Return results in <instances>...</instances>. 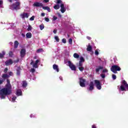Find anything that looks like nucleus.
<instances>
[{
	"mask_svg": "<svg viewBox=\"0 0 128 128\" xmlns=\"http://www.w3.org/2000/svg\"><path fill=\"white\" fill-rule=\"evenodd\" d=\"M6 82V87L0 90V98L1 100H4L6 96L12 94V85H10V80L7 79Z\"/></svg>",
	"mask_w": 128,
	"mask_h": 128,
	"instance_id": "obj_1",
	"label": "nucleus"
},
{
	"mask_svg": "<svg viewBox=\"0 0 128 128\" xmlns=\"http://www.w3.org/2000/svg\"><path fill=\"white\" fill-rule=\"evenodd\" d=\"M118 88L119 92H128V84L124 80H122L120 86H118Z\"/></svg>",
	"mask_w": 128,
	"mask_h": 128,
	"instance_id": "obj_2",
	"label": "nucleus"
},
{
	"mask_svg": "<svg viewBox=\"0 0 128 128\" xmlns=\"http://www.w3.org/2000/svg\"><path fill=\"white\" fill-rule=\"evenodd\" d=\"M54 2H56V4H60V10L62 14H64V12H66V8L64 6V4L62 1L61 0H56V1H54Z\"/></svg>",
	"mask_w": 128,
	"mask_h": 128,
	"instance_id": "obj_3",
	"label": "nucleus"
},
{
	"mask_svg": "<svg viewBox=\"0 0 128 128\" xmlns=\"http://www.w3.org/2000/svg\"><path fill=\"white\" fill-rule=\"evenodd\" d=\"M120 67L118 65H113L110 68L111 72H114V74H118V72H120Z\"/></svg>",
	"mask_w": 128,
	"mask_h": 128,
	"instance_id": "obj_4",
	"label": "nucleus"
},
{
	"mask_svg": "<svg viewBox=\"0 0 128 128\" xmlns=\"http://www.w3.org/2000/svg\"><path fill=\"white\" fill-rule=\"evenodd\" d=\"M20 2H16L10 6V10H20Z\"/></svg>",
	"mask_w": 128,
	"mask_h": 128,
	"instance_id": "obj_5",
	"label": "nucleus"
},
{
	"mask_svg": "<svg viewBox=\"0 0 128 128\" xmlns=\"http://www.w3.org/2000/svg\"><path fill=\"white\" fill-rule=\"evenodd\" d=\"M108 70L104 68V69L102 70V74H100V76L102 78H106V76H108Z\"/></svg>",
	"mask_w": 128,
	"mask_h": 128,
	"instance_id": "obj_6",
	"label": "nucleus"
},
{
	"mask_svg": "<svg viewBox=\"0 0 128 128\" xmlns=\"http://www.w3.org/2000/svg\"><path fill=\"white\" fill-rule=\"evenodd\" d=\"M40 60H37L36 62H34V60H32L30 62V64L32 66V67L34 68H38V62H40Z\"/></svg>",
	"mask_w": 128,
	"mask_h": 128,
	"instance_id": "obj_7",
	"label": "nucleus"
},
{
	"mask_svg": "<svg viewBox=\"0 0 128 128\" xmlns=\"http://www.w3.org/2000/svg\"><path fill=\"white\" fill-rule=\"evenodd\" d=\"M68 66L72 70H76V66H74V64L72 62L68 61Z\"/></svg>",
	"mask_w": 128,
	"mask_h": 128,
	"instance_id": "obj_8",
	"label": "nucleus"
},
{
	"mask_svg": "<svg viewBox=\"0 0 128 128\" xmlns=\"http://www.w3.org/2000/svg\"><path fill=\"white\" fill-rule=\"evenodd\" d=\"M80 84L82 88H84L86 86V79L80 78Z\"/></svg>",
	"mask_w": 128,
	"mask_h": 128,
	"instance_id": "obj_9",
	"label": "nucleus"
},
{
	"mask_svg": "<svg viewBox=\"0 0 128 128\" xmlns=\"http://www.w3.org/2000/svg\"><path fill=\"white\" fill-rule=\"evenodd\" d=\"M95 86L98 90H102V84L98 80H94Z\"/></svg>",
	"mask_w": 128,
	"mask_h": 128,
	"instance_id": "obj_10",
	"label": "nucleus"
},
{
	"mask_svg": "<svg viewBox=\"0 0 128 128\" xmlns=\"http://www.w3.org/2000/svg\"><path fill=\"white\" fill-rule=\"evenodd\" d=\"M26 49L22 48L20 51V56L21 58H24L26 56Z\"/></svg>",
	"mask_w": 128,
	"mask_h": 128,
	"instance_id": "obj_11",
	"label": "nucleus"
},
{
	"mask_svg": "<svg viewBox=\"0 0 128 128\" xmlns=\"http://www.w3.org/2000/svg\"><path fill=\"white\" fill-rule=\"evenodd\" d=\"M21 18H28L30 16V14L28 12H25V13H23L22 14H21Z\"/></svg>",
	"mask_w": 128,
	"mask_h": 128,
	"instance_id": "obj_12",
	"label": "nucleus"
},
{
	"mask_svg": "<svg viewBox=\"0 0 128 128\" xmlns=\"http://www.w3.org/2000/svg\"><path fill=\"white\" fill-rule=\"evenodd\" d=\"M34 6H36V7H39V6H44V4L42 3H40L39 2H35L33 4Z\"/></svg>",
	"mask_w": 128,
	"mask_h": 128,
	"instance_id": "obj_13",
	"label": "nucleus"
},
{
	"mask_svg": "<svg viewBox=\"0 0 128 128\" xmlns=\"http://www.w3.org/2000/svg\"><path fill=\"white\" fill-rule=\"evenodd\" d=\"M94 82H90L89 87L88 88V90H94Z\"/></svg>",
	"mask_w": 128,
	"mask_h": 128,
	"instance_id": "obj_14",
	"label": "nucleus"
},
{
	"mask_svg": "<svg viewBox=\"0 0 128 128\" xmlns=\"http://www.w3.org/2000/svg\"><path fill=\"white\" fill-rule=\"evenodd\" d=\"M13 62L12 60L10 59L5 62V64L6 66H10V64H12Z\"/></svg>",
	"mask_w": 128,
	"mask_h": 128,
	"instance_id": "obj_15",
	"label": "nucleus"
},
{
	"mask_svg": "<svg viewBox=\"0 0 128 128\" xmlns=\"http://www.w3.org/2000/svg\"><path fill=\"white\" fill-rule=\"evenodd\" d=\"M53 68L54 70H56L57 72H60V69L58 68V66L56 64L53 65Z\"/></svg>",
	"mask_w": 128,
	"mask_h": 128,
	"instance_id": "obj_16",
	"label": "nucleus"
},
{
	"mask_svg": "<svg viewBox=\"0 0 128 128\" xmlns=\"http://www.w3.org/2000/svg\"><path fill=\"white\" fill-rule=\"evenodd\" d=\"M16 75L17 76H20V72L22 71V68H20V67L18 66L16 69Z\"/></svg>",
	"mask_w": 128,
	"mask_h": 128,
	"instance_id": "obj_17",
	"label": "nucleus"
},
{
	"mask_svg": "<svg viewBox=\"0 0 128 128\" xmlns=\"http://www.w3.org/2000/svg\"><path fill=\"white\" fill-rule=\"evenodd\" d=\"M42 8L44 10H48V12H50V8L48 6H42Z\"/></svg>",
	"mask_w": 128,
	"mask_h": 128,
	"instance_id": "obj_18",
	"label": "nucleus"
},
{
	"mask_svg": "<svg viewBox=\"0 0 128 128\" xmlns=\"http://www.w3.org/2000/svg\"><path fill=\"white\" fill-rule=\"evenodd\" d=\"M104 67L102 66H98V67L96 68V72H98L100 70H102Z\"/></svg>",
	"mask_w": 128,
	"mask_h": 128,
	"instance_id": "obj_19",
	"label": "nucleus"
},
{
	"mask_svg": "<svg viewBox=\"0 0 128 128\" xmlns=\"http://www.w3.org/2000/svg\"><path fill=\"white\" fill-rule=\"evenodd\" d=\"M16 94L18 96H22V90H17Z\"/></svg>",
	"mask_w": 128,
	"mask_h": 128,
	"instance_id": "obj_20",
	"label": "nucleus"
},
{
	"mask_svg": "<svg viewBox=\"0 0 128 128\" xmlns=\"http://www.w3.org/2000/svg\"><path fill=\"white\" fill-rule=\"evenodd\" d=\"M32 34L30 32H28L26 34V38H32Z\"/></svg>",
	"mask_w": 128,
	"mask_h": 128,
	"instance_id": "obj_21",
	"label": "nucleus"
},
{
	"mask_svg": "<svg viewBox=\"0 0 128 128\" xmlns=\"http://www.w3.org/2000/svg\"><path fill=\"white\" fill-rule=\"evenodd\" d=\"M4 54H6V52L4 51H2V53H0V58H2L4 56Z\"/></svg>",
	"mask_w": 128,
	"mask_h": 128,
	"instance_id": "obj_22",
	"label": "nucleus"
},
{
	"mask_svg": "<svg viewBox=\"0 0 128 128\" xmlns=\"http://www.w3.org/2000/svg\"><path fill=\"white\" fill-rule=\"evenodd\" d=\"M2 78H10V76L8 74H3L2 76Z\"/></svg>",
	"mask_w": 128,
	"mask_h": 128,
	"instance_id": "obj_23",
	"label": "nucleus"
},
{
	"mask_svg": "<svg viewBox=\"0 0 128 128\" xmlns=\"http://www.w3.org/2000/svg\"><path fill=\"white\" fill-rule=\"evenodd\" d=\"M14 46L15 48H17L18 46V41H15L14 43Z\"/></svg>",
	"mask_w": 128,
	"mask_h": 128,
	"instance_id": "obj_24",
	"label": "nucleus"
},
{
	"mask_svg": "<svg viewBox=\"0 0 128 128\" xmlns=\"http://www.w3.org/2000/svg\"><path fill=\"white\" fill-rule=\"evenodd\" d=\"M22 86L23 88H26V86H28V83H26V81H23Z\"/></svg>",
	"mask_w": 128,
	"mask_h": 128,
	"instance_id": "obj_25",
	"label": "nucleus"
},
{
	"mask_svg": "<svg viewBox=\"0 0 128 128\" xmlns=\"http://www.w3.org/2000/svg\"><path fill=\"white\" fill-rule=\"evenodd\" d=\"M60 4H56L54 8V10H59L60 8Z\"/></svg>",
	"mask_w": 128,
	"mask_h": 128,
	"instance_id": "obj_26",
	"label": "nucleus"
},
{
	"mask_svg": "<svg viewBox=\"0 0 128 128\" xmlns=\"http://www.w3.org/2000/svg\"><path fill=\"white\" fill-rule=\"evenodd\" d=\"M87 50L88 52H92V46H90V44H88L87 48Z\"/></svg>",
	"mask_w": 128,
	"mask_h": 128,
	"instance_id": "obj_27",
	"label": "nucleus"
},
{
	"mask_svg": "<svg viewBox=\"0 0 128 128\" xmlns=\"http://www.w3.org/2000/svg\"><path fill=\"white\" fill-rule=\"evenodd\" d=\"M78 70H80V72H83L84 70V66H78Z\"/></svg>",
	"mask_w": 128,
	"mask_h": 128,
	"instance_id": "obj_28",
	"label": "nucleus"
},
{
	"mask_svg": "<svg viewBox=\"0 0 128 128\" xmlns=\"http://www.w3.org/2000/svg\"><path fill=\"white\" fill-rule=\"evenodd\" d=\"M32 30V26L29 24L28 26V28H27V30L28 32H30V31Z\"/></svg>",
	"mask_w": 128,
	"mask_h": 128,
	"instance_id": "obj_29",
	"label": "nucleus"
},
{
	"mask_svg": "<svg viewBox=\"0 0 128 128\" xmlns=\"http://www.w3.org/2000/svg\"><path fill=\"white\" fill-rule=\"evenodd\" d=\"M74 56L75 58H80V56L76 53L74 54Z\"/></svg>",
	"mask_w": 128,
	"mask_h": 128,
	"instance_id": "obj_30",
	"label": "nucleus"
},
{
	"mask_svg": "<svg viewBox=\"0 0 128 128\" xmlns=\"http://www.w3.org/2000/svg\"><path fill=\"white\" fill-rule=\"evenodd\" d=\"M54 40L57 42H60V38H58V36H54Z\"/></svg>",
	"mask_w": 128,
	"mask_h": 128,
	"instance_id": "obj_31",
	"label": "nucleus"
},
{
	"mask_svg": "<svg viewBox=\"0 0 128 128\" xmlns=\"http://www.w3.org/2000/svg\"><path fill=\"white\" fill-rule=\"evenodd\" d=\"M99 52H100V50L96 49V50H95V54H96V56H98Z\"/></svg>",
	"mask_w": 128,
	"mask_h": 128,
	"instance_id": "obj_32",
	"label": "nucleus"
},
{
	"mask_svg": "<svg viewBox=\"0 0 128 128\" xmlns=\"http://www.w3.org/2000/svg\"><path fill=\"white\" fill-rule=\"evenodd\" d=\"M42 52H44V50H42V48H39L36 50V52H38V54Z\"/></svg>",
	"mask_w": 128,
	"mask_h": 128,
	"instance_id": "obj_33",
	"label": "nucleus"
},
{
	"mask_svg": "<svg viewBox=\"0 0 128 128\" xmlns=\"http://www.w3.org/2000/svg\"><path fill=\"white\" fill-rule=\"evenodd\" d=\"M3 4H4V0H0V8H2Z\"/></svg>",
	"mask_w": 128,
	"mask_h": 128,
	"instance_id": "obj_34",
	"label": "nucleus"
},
{
	"mask_svg": "<svg viewBox=\"0 0 128 128\" xmlns=\"http://www.w3.org/2000/svg\"><path fill=\"white\" fill-rule=\"evenodd\" d=\"M16 96H13L12 98V102H16Z\"/></svg>",
	"mask_w": 128,
	"mask_h": 128,
	"instance_id": "obj_35",
	"label": "nucleus"
},
{
	"mask_svg": "<svg viewBox=\"0 0 128 128\" xmlns=\"http://www.w3.org/2000/svg\"><path fill=\"white\" fill-rule=\"evenodd\" d=\"M9 56H10L11 58L14 56V52L12 51H10L9 52Z\"/></svg>",
	"mask_w": 128,
	"mask_h": 128,
	"instance_id": "obj_36",
	"label": "nucleus"
},
{
	"mask_svg": "<svg viewBox=\"0 0 128 128\" xmlns=\"http://www.w3.org/2000/svg\"><path fill=\"white\" fill-rule=\"evenodd\" d=\"M80 62H84V57H80Z\"/></svg>",
	"mask_w": 128,
	"mask_h": 128,
	"instance_id": "obj_37",
	"label": "nucleus"
},
{
	"mask_svg": "<svg viewBox=\"0 0 128 128\" xmlns=\"http://www.w3.org/2000/svg\"><path fill=\"white\" fill-rule=\"evenodd\" d=\"M112 78L114 80H116V76L114 74H112Z\"/></svg>",
	"mask_w": 128,
	"mask_h": 128,
	"instance_id": "obj_38",
	"label": "nucleus"
},
{
	"mask_svg": "<svg viewBox=\"0 0 128 128\" xmlns=\"http://www.w3.org/2000/svg\"><path fill=\"white\" fill-rule=\"evenodd\" d=\"M40 30H42L44 28V25H40Z\"/></svg>",
	"mask_w": 128,
	"mask_h": 128,
	"instance_id": "obj_39",
	"label": "nucleus"
},
{
	"mask_svg": "<svg viewBox=\"0 0 128 128\" xmlns=\"http://www.w3.org/2000/svg\"><path fill=\"white\" fill-rule=\"evenodd\" d=\"M78 66H82V62H79L78 64H77Z\"/></svg>",
	"mask_w": 128,
	"mask_h": 128,
	"instance_id": "obj_40",
	"label": "nucleus"
},
{
	"mask_svg": "<svg viewBox=\"0 0 128 128\" xmlns=\"http://www.w3.org/2000/svg\"><path fill=\"white\" fill-rule=\"evenodd\" d=\"M58 20V17L54 16H53V18H52V20L54 21V20Z\"/></svg>",
	"mask_w": 128,
	"mask_h": 128,
	"instance_id": "obj_41",
	"label": "nucleus"
},
{
	"mask_svg": "<svg viewBox=\"0 0 128 128\" xmlns=\"http://www.w3.org/2000/svg\"><path fill=\"white\" fill-rule=\"evenodd\" d=\"M69 44H72V38L69 39Z\"/></svg>",
	"mask_w": 128,
	"mask_h": 128,
	"instance_id": "obj_42",
	"label": "nucleus"
},
{
	"mask_svg": "<svg viewBox=\"0 0 128 128\" xmlns=\"http://www.w3.org/2000/svg\"><path fill=\"white\" fill-rule=\"evenodd\" d=\"M62 42H63V44H66V38H63L62 40Z\"/></svg>",
	"mask_w": 128,
	"mask_h": 128,
	"instance_id": "obj_43",
	"label": "nucleus"
},
{
	"mask_svg": "<svg viewBox=\"0 0 128 128\" xmlns=\"http://www.w3.org/2000/svg\"><path fill=\"white\" fill-rule=\"evenodd\" d=\"M30 72H36V70L34 68H31Z\"/></svg>",
	"mask_w": 128,
	"mask_h": 128,
	"instance_id": "obj_44",
	"label": "nucleus"
},
{
	"mask_svg": "<svg viewBox=\"0 0 128 128\" xmlns=\"http://www.w3.org/2000/svg\"><path fill=\"white\" fill-rule=\"evenodd\" d=\"M50 2V0H43L42 2L46 4L47 2Z\"/></svg>",
	"mask_w": 128,
	"mask_h": 128,
	"instance_id": "obj_45",
	"label": "nucleus"
},
{
	"mask_svg": "<svg viewBox=\"0 0 128 128\" xmlns=\"http://www.w3.org/2000/svg\"><path fill=\"white\" fill-rule=\"evenodd\" d=\"M30 118H36V114H31L30 115Z\"/></svg>",
	"mask_w": 128,
	"mask_h": 128,
	"instance_id": "obj_46",
	"label": "nucleus"
},
{
	"mask_svg": "<svg viewBox=\"0 0 128 128\" xmlns=\"http://www.w3.org/2000/svg\"><path fill=\"white\" fill-rule=\"evenodd\" d=\"M30 20L31 21L34 20V16H32V17H31Z\"/></svg>",
	"mask_w": 128,
	"mask_h": 128,
	"instance_id": "obj_47",
	"label": "nucleus"
},
{
	"mask_svg": "<svg viewBox=\"0 0 128 128\" xmlns=\"http://www.w3.org/2000/svg\"><path fill=\"white\" fill-rule=\"evenodd\" d=\"M44 19L46 22H50V18H45Z\"/></svg>",
	"mask_w": 128,
	"mask_h": 128,
	"instance_id": "obj_48",
	"label": "nucleus"
},
{
	"mask_svg": "<svg viewBox=\"0 0 128 128\" xmlns=\"http://www.w3.org/2000/svg\"><path fill=\"white\" fill-rule=\"evenodd\" d=\"M92 128H96V124H94L92 126Z\"/></svg>",
	"mask_w": 128,
	"mask_h": 128,
	"instance_id": "obj_49",
	"label": "nucleus"
},
{
	"mask_svg": "<svg viewBox=\"0 0 128 128\" xmlns=\"http://www.w3.org/2000/svg\"><path fill=\"white\" fill-rule=\"evenodd\" d=\"M12 74H13L12 72H8V76H12Z\"/></svg>",
	"mask_w": 128,
	"mask_h": 128,
	"instance_id": "obj_50",
	"label": "nucleus"
},
{
	"mask_svg": "<svg viewBox=\"0 0 128 128\" xmlns=\"http://www.w3.org/2000/svg\"><path fill=\"white\" fill-rule=\"evenodd\" d=\"M4 72H5V73L8 72V68H6L4 70Z\"/></svg>",
	"mask_w": 128,
	"mask_h": 128,
	"instance_id": "obj_51",
	"label": "nucleus"
},
{
	"mask_svg": "<svg viewBox=\"0 0 128 128\" xmlns=\"http://www.w3.org/2000/svg\"><path fill=\"white\" fill-rule=\"evenodd\" d=\"M4 82V80H0V84H2Z\"/></svg>",
	"mask_w": 128,
	"mask_h": 128,
	"instance_id": "obj_52",
	"label": "nucleus"
},
{
	"mask_svg": "<svg viewBox=\"0 0 128 128\" xmlns=\"http://www.w3.org/2000/svg\"><path fill=\"white\" fill-rule=\"evenodd\" d=\"M45 14H44V12H42L41 14L42 16H44Z\"/></svg>",
	"mask_w": 128,
	"mask_h": 128,
	"instance_id": "obj_53",
	"label": "nucleus"
},
{
	"mask_svg": "<svg viewBox=\"0 0 128 128\" xmlns=\"http://www.w3.org/2000/svg\"><path fill=\"white\" fill-rule=\"evenodd\" d=\"M86 38H87L88 40H92V38H91L90 37V36H87V37H86Z\"/></svg>",
	"mask_w": 128,
	"mask_h": 128,
	"instance_id": "obj_54",
	"label": "nucleus"
},
{
	"mask_svg": "<svg viewBox=\"0 0 128 128\" xmlns=\"http://www.w3.org/2000/svg\"><path fill=\"white\" fill-rule=\"evenodd\" d=\"M53 32L54 34H56V30H54Z\"/></svg>",
	"mask_w": 128,
	"mask_h": 128,
	"instance_id": "obj_55",
	"label": "nucleus"
},
{
	"mask_svg": "<svg viewBox=\"0 0 128 128\" xmlns=\"http://www.w3.org/2000/svg\"><path fill=\"white\" fill-rule=\"evenodd\" d=\"M59 78H60V80H62V76H60L59 77Z\"/></svg>",
	"mask_w": 128,
	"mask_h": 128,
	"instance_id": "obj_56",
	"label": "nucleus"
},
{
	"mask_svg": "<svg viewBox=\"0 0 128 128\" xmlns=\"http://www.w3.org/2000/svg\"><path fill=\"white\" fill-rule=\"evenodd\" d=\"M58 16L60 17V18H61V16H62V14H58Z\"/></svg>",
	"mask_w": 128,
	"mask_h": 128,
	"instance_id": "obj_57",
	"label": "nucleus"
},
{
	"mask_svg": "<svg viewBox=\"0 0 128 128\" xmlns=\"http://www.w3.org/2000/svg\"><path fill=\"white\" fill-rule=\"evenodd\" d=\"M22 36H23V38H24V36H26V35L24 34H22Z\"/></svg>",
	"mask_w": 128,
	"mask_h": 128,
	"instance_id": "obj_58",
	"label": "nucleus"
},
{
	"mask_svg": "<svg viewBox=\"0 0 128 128\" xmlns=\"http://www.w3.org/2000/svg\"><path fill=\"white\" fill-rule=\"evenodd\" d=\"M8 0V2H12V0Z\"/></svg>",
	"mask_w": 128,
	"mask_h": 128,
	"instance_id": "obj_59",
	"label": "nucleus"
},
{
	"mask_svg": "<svg viewBox=\"0 0 128 128\" xmlns=\"http://www.w3.org/2000/svg\"><path fill=\"white\" fill-rule=\"evenodd\" d=\"M34 59H36V56H34Z\"/></svg>",
	"mask_w": 128,
	"mask_h": 128,
	"instance_id": "obj_60",
	"label": "nucleus"
},
{
	"mask_svg": "<svg viewBox=\"0 0 128 128\" xmlns=\"http://www.w3.org/2000/svg\"><path fill=\"white\" fill-rule=\"evenodd\" d=\"M70 36V35L68 34V37L69 38Z\"/></svg>",
	"mask_w": 128,
	"mask_h": 128,
	"instance_id": "obj_61",
	"label": "nucleus"
},
{
	"mask_svg": "<svg viewBox=\"0 0 128 128\" xmlns=\"http://www.w3.org/2000/svg\"><path fill=\"white\" fill-rule=\"evenodd\" d=\"M33 80H36V78H34Z\"/></svg>",
	"mask_w": 128,
	"mask_h": 128,
	"instance_id": "obj_62",
	"label": "nucleus"
},
{
	"mask_svg": "<svg viewBox=\"0 0 128 128\" xmlns=\"http://www.w3.org/2000/svg\"><path fill=\"white\" fill-rule=\"evenodd\" d=\"M20 60H18V62H19Z\"/></svg>",
	"mask_w": 128,
	"mask_h": 128,
	"instance_id": "obj_63",
	"label": "nucleus"
}]
</instances>
